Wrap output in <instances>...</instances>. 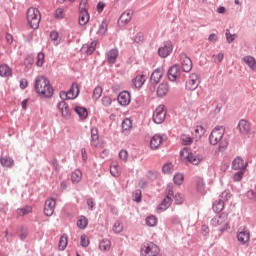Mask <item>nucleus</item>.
<instances>
[{
	"label": "nucleus",
	"mask_w": 256,
	"mask_h": 256,
	"mask_svg": "<svg viewBox=\"0 0 256 256\" xmlns=\"http://www.w3.org/2000/svg\"><path fill=\"white\" fill-rule=\"evenodd\" d=\"M224 136L225 128L223 126H216L209 135L210 145H218V151H225V149H227L229 146V143L223 139Z\"/></svg>",
	"instance_id": "f257e3e1"
},
{
	"label": "nucleus",
	"mask_w": 256,
	"mask_h": 256,
	"mask_svg": "<svg viewBox=\"0 0 256 256\" xmlns=\"http://www.w3.org/2000/svg\"><path fill=\"white\" fill-rule=\"evenodd\" d=\"M35 91L38 95H42V97H53V86H51V82L49 79L45 78V76H38L35 80Z\"/></svg>",
	"instance_id": "f03ea898"
},
{
	"label": "nucleus",
	"mask_w": 256,
	"mask_h": 256,
	"mask_svg": "<svg viewBox=\"0 0 256 256\" xmlns=\"http://www.w3.org/2000/svg\"><path fill=\"white\" fill-rule=\"evenodd\" d=\"M180 161H182V163H191L192 165H199V163L203 161V157L194 154L189 148H183L180 151Z\"/></svg>",
	"instance_id": "7ed1b4c3"
},
{
	"label": "nucleus",
	"mask_w": 256,
	"mask_h": 256,
	"mask_svg": "<svg viewBox=\"0 0 256 256\" xmlns=\"http://www.w3.org/2000/svg\"><path fill=\"white\" fill-rule=\"evenodd\" d=\"M27 23L30 29H39L41 23V12L37 8H29L26 15Z\"/></svg>",
	"instance_id": "20e7f679"
},
{
	"label": "nucleus",
	"mask_w": 256,
	"mask_h": 256,
	"mask_svg": "<svg viewBox=\"0 0 256 256\" xmlns=\"http://www.w3.org/2000/svg\"><path fill=\"white\" fill-rule=\"evenodd\" d=\"M211 225L212 227H215L217 231L223 233L229 229V217L227 214L222 213L221 215L216 216L211 220Z\"/></svg>",
	"instance_id": "39448f33"
},
{
	"label": "nucleus",
	"mask_w": 256,
	"mask_h": 256,
	"mask_svg": "<svg viewBox=\"0 0 256 256\" xmlns=\"http://www.w3.org/2000/svg\"><path fill=\"white\" fill-rule=\"evenodd\" d=\"M159 246L153 242H145L141 246L140 255L141 256H157L160 253Z\"/></svg>",
	"instance_id": "423d86ee"
},
{
	"label": "nucleus",
	"mask_w": 256,
	"mask_h": 256,
	"mask_svg": "<svg viewBox=\"0 0 256 256\" xmlns=\"http://www.w3.org/2000/svg\"><path fill=\"white\" fill-rule=\"evenodd\" d=\"M238 128L241 135H244V137H247V139H254L255 131L253 128H251V123H249V121L245 119L240 120L238 123Z\"/></svg>",
	"instance_id": "0eeeda50"
},
{
	"label": "nucleus",
	"mask_w": 256,
	"mask_h": 256,
	"mask_svg": "<svg viewBox=\"0 0 256 256\" xmlns=\"http://www.w3.org/2000/svg\"><path fill=\"white\" fill-rule=\"evenodd\" d=\"M166 116H167V110L165 109V105H159L155 109L152 119L154 123H156L157 125H161V123L165 121Z\"/></svg>",
	"instance_id": "6e6552de"
},
{
	"label": "nucleus",
	"mask_w": 256,
	"mask_h": 256,
	"mask_svg": "<svg viewBox=\"0 0 256 256\" xmlns=\"http://www.w3.org/2000/svg\"><path fill=\"white\" fill-rule=\"evenodd\" d=\"M131 19H133V10H125L118 19L119 27L123 28L129 25V23H131Z\"/></svg>",
	"instance_id": "1a4fd4ad"
},
{
	"label": "nucleus",
	"mask_w": 256,
	"mask_h": 256,
	"mask_svg": "<svg viewBox=\"0 0 256 256\" xmlns=\"http://www.w3.org/2000/svg\"><path fill=\"white\" fill-rule=\"evenodd\" d=\"M180 63L185 73H189V71L193 69V62L191 61V58H189L187 54H180Z\"/></svg>",
	"instance_id": "9d476101"
},
{
	"label": "nucleus",
	"mask_w": 256,
	"mask_h": 256,
	"mask_svg": "<svg viewBox=\"0 0 256 256\" xmlns=\"http://www.w3.org/2000/svg\"><path fill=\"white\" fill-rule=\"evenodd\" d=\"M55 205H57V202L53 198L47 199L45 201L44 215H46V217H51L53 213H55Z\"/></svg>",
	"instance_id": "9b49d317"
},
{
	"label": "nucleus",
	"mask_w": 256,
	"mask_h": 256,
	"mask_svg": "<svg viewBox=\"0 0 256 256\" xmlns=\"http://www.w3.org/2000/svg\"><path fill=\"white\" fill-rule=\"evenodd\" d=\"M199 76L197 74H191L186 82V89L188 91H195L199 87Z\"/></svg>",
	"instance_id": "f8f14e48"
},
{
	"label": "nucleus",
	"mask_w": 256,
	"mask_h": 256,
	"mask_svg": "<svg viewBox=\"0 0 256 256\" xmlns=\"http://www.w3.org/2000/svg\"><path fill=\"white\" fill-rule=\"evenodd\" d=\"M172 51H173V44L171 43V41H166L164 42V45L158 49V54L160 57L165 59V57H169V55H171Z\"/></svg>",
	"instance_id": "ddd939ff"
},
{
	"label": "nucleus",
	"mask_w": 256,
	"mask_h": 256,
	"mask_svg": "<svg viewBox=\"0 0 256 256\" xmlns=\"http://www.w3.org/2000/svg\"><path fill=\"white\" fill-rule=\"evenodd\" d=\"M173 188L169 187L168 188V194L167 197H165L162 201V203L159 206V209L161 211H167V209H169V207H171V203L173 201Z\"/></svg>",
	"instance_id": "4468645a"
},
{
	"label": "nucleus",
	"mask_w": 256,
	"mask_h": 256,
	"mask_svg": "<svg viewBox=\"0 0 256 256\" xmlns=\"http://www.w3.org/2000/svg\"><path fill=\"white\" fill-rule=\"evenodd\" d=\"M58 111L61 113L64 119H69L71 117V110L69 109V104L65 101L58 103Z\"/></svg>",
	"instance_id": "2eb2a0df"
},
{
	"label": "nucleus",
	"mask_w": 256,
	"mask_h": 256,
	"mask_svg": "<svg viewBox=\"0 0 256 256\" xmlns=\"http://www.w3.org/2000/svg\"><path fill=\"white\" fill-rule=\"evenodd\" d=\"M163 141H165V139H163V136L155 134L150 139V148L152 149V151L159 149V147H161V145L163 144Z\"/></svg>",
	"instance_id": "dca6fc26"
},
{
	"label": "nucleus",
	"mask_w": 256,
	"mask_h": 256,
	"mask_svg": "<svg viewBox=\"0 0 256 256\" xmlns=\"http://www.w3.org/2000/svg\"><path fill=\"white\" fill-rule=\"evenodd\" d=\"M118 103L123 107H127L131 103V94L128 91L120 92L118 95Z\"/></svg>",
	"instance_id": "f3484780"
},
{
	"label": "nucleus",
	"mask_w": 256,
	"mask_h": 256,
	"mask_svg": "<svg viewBox=\"0 0 256 256\" xmlns=\"http://www.w3.org/2000/svg\"><path fill=\"white\" fill-rule=\"evenodd\" d=\"M179 77H181V70L178 65H173L168 70V79L169 81H175L176 79H179Z\"/></svg>",
	"instance_id": "a211bd4d"
},
{
	"label": "nucleus",
	"mask_w": 256,
	"mask_h": 256,
	"mask_svg": "<svg viewBox=\"0 0 256 256\" xmlns=\"http://www.w3.org/2000/svg\"><path fill=\"white\" fill-rule=\"evenodd\" d=\"M163 75H165V70L163 68L154 70L150 78L151 83H159Z\"/></svg>",
	"instance_id": "6ab92c4d"
},
{
	"label": "nucleus",
	"mask_w": 256,
	"mask_h": 256,
	"mask_svg": "<svg viewBox=\"0 0 256 256\" xmlns=\"http://www.w3.org/2000/svg\"><path fill=\"white\" fill-rule=\"evenodd\" d=\"M121 126L123 133L129 134L133 131V121L130 118H125L122 121Z\"/></svg>",
	"instance_id": "aec40b11"
},
{
	"label": "nucleus",
	"mask_w": 256,
	"mask_h": 256,
	"mask_svg": "<svg viewBox=\"0 0 256 256\" xmlns=\"http://www.w3.org/2000/svg\"><path fill=\"white\" fill-rule=\"evenodd\" d=\"M237 239L239 243H242V245H245L249 243V239H251V234L249 233V231H241L238 233Z\"/></svg>",
	"instance_id": "412c9836"
},
{
	"label": "nucleus",
	"mask_w": 256,
	"mask_h": 256,
	"mask_svg": "<svg viewBox=\"0 0 256 256\" xmlns=\"http://www.w3.org/2000/svg\"><path fill=\"white\" fill-rule=\"evenodd\" d=\"M243 63H245L251 71H256V60L253 56H245L242 58Z\"/></svg>",
	"instance_id": "4be33fe9"
},
{
	"label": "nucleus",
	"mask_w": 256,
	"mask_h": 256,
	"mask_svg": "<svg viewBox=\"0 0 256 256\" xmlns=\"http://www.w3.org/2000/svg\"><path fill=\"white\" fill-rule=\"evenodd\" d=\"M91 145H93V147H100L99 130L97 128L91 129Z\"/></svg>",
	"instance_id": "5701e85b"
},
{
	"label": "nucleus",
	"mask_w": 256,
	"mask_h": 256,
	"mask_svg": "<svg viewBox=\"0 0 256 256\" xmlns=\"http://www.w3.org/2000/svg\"><path fill=\"white\" fill-rule=\"evenodd\" d=\"M13 75V70L9 65L2 64L0 65V77H11Z\"/></svg>",
	"instance_id": "b1692460"
},
{
	"label": "nucleus",
	"mask_w": 256,
	"mask_h": 256,
	"mask_svg": "<svg viewBox=\"0 0 256 256\" xmlns=\"http://www.w3.org/2000/svg\"><path fill=\"white\" fill-rule=\"evenodd\" d=\"M232 167L236 171H244V169H245V161H243V159L237 157V158H235L233 160Z\"/></svg>",
	"instance_id": "393cba45"
},
{
	"label": "nucleus",
	"mask_w": 256,
	"mask_h": 256,
	"mask_svg": "<svg viewBox=\"0 0 256 256\" xmlns=\"http://www.w3.org/2000/svg\"><path fill=\"white\" fill-rule=\"evenodd\" d=\"M99 249L100 251H102L103 253H106L107 251H111V240L105 238L102 239L99 242Z\"/></svg>",
	"instance_id": "a878e982"
},
{
	"label": "nucleus",
	"mask_w": 256,
	"mask_h": 256,
	"mask_svg": "<svg viewBox=\"0 0 256 256\" xmlns=\"http://www.w3.org/2000/svg\"><path fill=\"white\" fill-rule=\"evenodd\" d=\"M169 93V84L161 83L157 88V95L158 97H165Z\"/></svg>",
	"instance_id": "bb28decb"
},
{
	"label": "nucleus",
	"mask_w": 256,
	"mask_h": 256,
	"mask_svg": "<svg viewBox=\"0 0 256 256\" xmlns=\"http://www.w3.org/2000/svg\"><path fill=\"white\" fill-rule=\"evenodd\" d=\"M117 57H119L118 49H112L107 53L108 62L112 65L115 63V61H117Z\"/></svg>",
	"instance_id": "cd10ccee"
},
{
	"label": "nucleus",
	"mask_w": 256,
	"mask_h": 256,
	"mask_svg": "<svg viewBox=\"0 0 256 256\" xmlns=\"http://www.w3.org/2000/svg\"><path fill=\"white\" fill-rule=\"evenodd\" d=\"M83 179V173L81 170H74L71 174V181L74 184H77Z\"/></svg>",
	"instance_id": "c85d7f7f"
},
{
	"label": "nucleus",
	"mask_w": 256,
	"mask_h": 256,
	"mask_svg": "<svg viewBox=\"0 0 256 256\" xmlns=\"http://www.w3.org/2000/svg\"><path fill=\"white\" fill-rule=\"evenodd\" d=\"M0 163L2 167H13L15 165V160L11 157H1Z\"/></svg>",
	"instance_id": "c756f323"
},
{
	"label": "nucleus",
	"mask_w": 256,
	"mask_h": 256,
	"mask_svg": "<svg viewBox=\"0 0 256 256\" xmlns=\"http://www.w3.org/2000/svg\"><path fill=\"white\" fill-rule=\"evenodd\" d=\"M145 79V75L136 76L133 80L134 87H136V89H141V87H143V84L145 83Z\"/></svg>",
	"instance_id": "7c9ffc66"
},
{
	"label": "nucleus",
	"mask_w": 256,
	"mask_h": 256,
	"mask_svg": "<svg viewBox=\"0 0 256 256\" xmlns=\"http://www.w3.org/2000/svg\"><path fill=\"white\" fill-rule=\"evenodd\" d=\"M79 25H87L89 23V12H79Z\"/></svg>",
	"instance_id": "2f4dec72"
},
{
	"label": "nucleus",
	"mask_w": 256,
	"mask_h": 256,
	"mask_svg": "<svg viewBox=\"0 0 256 256\" xmlns=\"http://www.w3.org/2000/svg\"><path fill=\"white\" fill-rule=\"evenodd\" d=\"M75 111L80 119H85L86 117H89V112H87V108L85 107L76 106Z\"/></svg>",
	"instance_id": "473e14b6"
},
{
	"label": "nucleus",
	"mask_w": 256,
	"mask_h": 256,
	"mask_svg": "<svg viewBox=\"0 0 256 256\" xmlns=\"http://www.w3.org/2000/svg\"><path fill=\"white\" fill-rule=\"evenodd\" d=\"M205 128L202 125H198L194 128V133L195 137L197 139H201L205 135Z\"/></svg>",
	"instance_id": "72a5a7b5"
},
{
	"label": "nucleus",
	"mask_w": 256,
	"mask_h": 256,
	"mask_svg": "<svg viewBox=\"0 0 256 256\" xmlns=\"http://www.w3.org/2000/svg\"><path fill=\"white\" fill-rule=\"evenodd\" d=\"M87 225H89V220L85 216H80L78 221H77V227L79 229H86Z\"/></svg>",
	"instance_id": "f704fd0d"
},
{
	"label": "nucleus",
	"mask_w": 256,
	"mask_h": 256,
	"mask_svg": "<svg viewBox=\"0 0 256 256\" xmlns=\"http://www.w3.org/2000/svg\"><path fill=\"white\" fill-rule=\"evenodd\" d=\"M225 207V202H223V200H217L213 203V210L216 213H221V211H223Z\"/></svg>",
	"instance_id": "c9c22d12"
},
{
	"label": "nucleus",
	"mask_w": 256,
	"mask_h": 256,
	"mask_svg": "<svg viewBox=\"0 0 256 256\" xmlns=\"http://www.w3.org/2000/svg\"><path fill=\"white\" fill-rule=\"evenodd\" d=\"M31 211H33V208H31V206H26L24 208L17 209V214L19 217H24V215H29Z\"/></svg>",
	"instance_id": "e433bc0d"
},
{
	"label": "nucleus",
	"mask_w": 256,
	"mask_h": 256,
	"mask_svg": "<svg viewBox=\"0 0 256 256\" xmlns=\"http://www.w3.org/2000/svg\"><path fill=\"white\" fill-rule=\"evenodd\" d=\"M67 243H68V240H67V235H62L60 237V240H59V249L60 251H65V249L67 248Z\"/></svg>",
	"instance_id": "4c0bfd02"
},
{
	"label": "nucleus",
	"mask_w": 256,
	"mask_h": 256,
	"mask_svg": "<svg viewBox=\"0 0 256 256\" xmlns=\"http://www.w3.org/2000/svg\"><path fill=\"white\" fill-rule=\"evenodd\" d=\"M162 171L166 175H171L175 171L172 163H166L162 166Z\"/></svg>",
	"instance_id": "58836bf2"
},
{
	"label": "nucleus",
	"mask_w": 256,
	"mask_h": 256,
	"mask_svg": "<svg viewBox=\"0 0 256 256\" xmlns=\"http://www.w3.org/2000/svg\"><path fill=\"white\" fill-rule=\"evenodd\" d=\"M101 95H103V88L101 86H96L94 88L93 95H92L93 99L97 101V99L101 98Z\"/></svg>",
	"instance_id": "ea45409f"
},
{
	"label": "nucleus",
	"mask_w": 256,
	"mask_h": 256,
	"mask_svg": "<svg viewBox=\"0 0 256 256\" xmlns=\"http://www.w3.org/2000/svg\"><path fill=\"white\" fill-rule=\"evenodd\" d=\"M146 225L148 227H156L157 226V217L151 215L146 218Z\"/></svg>",
	"instance_id": "a19ab883"
},
{
	"label": "nucleus",
	"mask_w": 256,
	"mask_h": 256,
	"mask_svg": "<svg viewBox=\"0 0 256 256\" xmlns=\"http://www.w3.org/2000/svg\"><path fill=\"white\" fill-rule=\"evenodd\" d=\"M68 93H70V95H74V99L77 98L79 95V84L73 83Z\"/></svg>",
	"instance_id": "79ce46f5"
},
{
	"label": "nucleus",
	"mask_w": 256,
	"mask_h": 256,
	"mask_svg": "<svg viewBox=\"0 0 256 256\" xmlns=\"http://www.w3.org/2000/svg\"><path fill=\"white\" fill-rule=\"evenodd\" d=\"M196 187H197V191L199 192V193H201L202 195H205V193H207L206 191H205V182L203 181V180H198L197 181V184H196Z\"/></svg>",
	"instance_id": "37998d69"
},
{
	"label": "nucleus",
	"mask_w": 256,
	"mask_h": 256,
	"mask_svg": "<svg viewBox=\"0 0 256 256\" xmlns=\"http://www.w3.org/2000/svg\"><path fill=\"white\" fill-rule=\"evenodd\" d=\"M89 0H81L79 4V12H88L89 9Z\"/></svg>",
	"instance_id": "c03bdc74"
},
{
	"label": "nucleus",
	"mask_w": 256,
	"mask_h": 256,
	"mask_svg": "<svg viewBox=\"0 0 256 256\" xmlns=\"http://www.w3.org/2000/svg\"><path fill=\"white\" fill-rule=\"evenodd\" d=\"M180 139L183 145H191V143H193V138L187 134H182Z\"/></svg>",
	"instance_id": "a18cd8bd"
},
{
	"label": "nucleus",
	"mask_w": 256,
	"mask_h": 256,
	"mask_svg": "<svg viewBox=\"0 0 256 256\" xmlns=\"http://www.w3.org/2000/svg\"><path fill=\"white\" fill-rule=\"evenodd\" d=\"M43 63H45V54L43 52L38 53L36 65L37 67H43Z\"/></svg>",
	"instance_id": "49530a36"
},
{
	"label": "nucleus",
	"mask_w": 256,
	"mask_h": 256,
	"mask_svg": "<svg viewBox=\"0 0 256 256\" xmlns=\"http://www.w3.org/2000/svg\"><path fill=\"white\" fill-rule=\"evenodd\" d=\"M50 39L54 45H59V43H61V36H59V33H51Z\"/></svg>",
	"instance_id": "de8ad7c7"
},
{
	"label": "nucleus",
	"mask_w": 256,
	"mask_h": 256,
	"mask_svg": "<svg viewBox=\"0 0 256 256\" xmlns=\"http://www.w3.org/2000/svg\"><path fill=\"white\" fill-rule=\"evenodd\" d=\"M185 177L183 176L182 173H177L176 175H174V183L175 185H181L184 181Z\"/></svg>",
	"instance_id": "09e8293b"
},
{
	"label": "nucleus",
	"mask_w": 256,
	"mask_h": 256,
	"mask_svg": "<svg viewBox=\"0 0 256 256\" xmlns=\"http://www.w3.org/2000/svg\"><path fill=\"white\" fill-rule=\"evenodd\" d=\"M254 190H249L246 192L247 199H250L251 201H256V184L254 186Z\"/></svg>",
	"instance_id": "8fccbe9b"
},
{
	"label": "nucleus",
	"mask_w": 256,
	"mask_h": 256,
	"mask_svg": "<svg viewBox=\"0 0 256 256\" xmlns=\"http://www.w3.org/2000/svg\"><path fill=\"white\" fill-rule=\"evenodd\" d=\"M60 99H62L63 101H65L67 99H75V95H71V93H68L66 91H61Z\"/></svg>",
	"instance_id": "3c124183"
},
{
	"label": "nucleus",
	"mask_w": 256,
	"mask_h": 256,
	"mask_svg": "<svg viewBox=\"0 0 256 256\" xmlns=\"http://www.w3.org/2000/svg\"><path fill=\"white\" fill-rule=\"evenodd\" d=\"M108 27L109 24L107 23V20L102 21V23L99 26L98 33H107Z\"/></svg>",
	"instance_id": "603ef678"
},
{
	"label": "nucleus",
	"mask_w": 256,
	"mask_h": 256,
	"mask_svg": "<svg viewBox=\"0 0 256 256\" xmlns=\"http://www.w3.org/2000/svg\"><path fill=\"white\" fill-rule=\"evenodd\" d=\"M114 233H121L123 231V224L119 221L115 222L113 225Z\"/></svg>",
	"instance_id": "864d4df0"
},
{
	"label": "nucleus",
	"mask_w": 256,
	"mask_h": 256,
	"mask_svg": "<svg viewBox=\"0 0 256 256\" xmlns=\"http://www.w3.org/2000/svg\"><path fill=\"white\" fill-rule=\"evenodd\" d=\"M96 47H97V41L91 42L90 46L86 50V53L88 55H92V53H95V48Z\"/></svg>",
	"instance_id": "5fc2aeb1"
},
{
	"label": "nucleus",
	"mask_w": 256,
	"mask_h": 256,
	"mask_svg": "<svg viewBox=\"0 0 256 256\" xmlns=\"http://www.w3.org/2000/svg\"><path fill=\"white\" fill-rule=\"evenodd\" d=\"M110 173L113 177H119L121 173L119 172L118 166H111Z\"/></svg>",
	"instance_id": "6e6d98bb"
},
{
	"label": "nucleus",
	"mask_w": 256,
	"mask_h": 256,
	"mask_svg": "<svg viewBox=\"0 0 256 256\" xmlns=\"http://www.w3.org/2000/svg\"><path fill=\"white\" fill-rule=\"evenodd\" d=\"M80 239L82 247H89V237L87 235H82Z\"/></svg>",
	"instance_id": "4d7b16f0"
},
{
	"label": "nucleus",
	"mask_w": 256,
	"mask_h": 256,
	"mask_svg": "<svg viewBox=\"0 0 256 256\" xmlns=\"http://www.w3.org/2000/svg\"><path fill=\"white\" fill-rule=\"evenodd\" d=\"M119 157H120V159H121L122 161L126 162L127 159L129 158V154L127 153L126 150H121V151L119 152Z\"/></svg>",
	"instance_id": "13d9d810"
},
{
	"label": "nucleus",
	"mask_w": 256,
	"mask_h": 256,
	"mask_svg": "<svg viewBox=\"0 0 256 256\" xmlns=\"http://www.w3.org/2000/svg\"><path fill=\"white\" fill-rule=\"evenodd\" d=\"M27 235H29L27 229L22 228L19 233V238L23 241L24 239H27Z\"/></svg>",
	"instance_id": "bf43d9fd"
},
{
	"label": "nucleus",
	"mask_w": 256,
	"mask_h": 256,
	"mask_svg": "<svg viewBox=\"0 0 256 256\" xmlns=\"http://www.w3.org/2000/svg\"><path fill=\"white\" fill-rule=\"evenodd\" d=\"M234 181H241L243 179V171H238L233 176Z\"/></svg>",
	"instance_id": "052dcab7"
},
{
	"label": "nucleus",
	"mask_w": 256,
	"mask_h": 256,
	"mask_svg": "<svg viewBox=\"0 0 256 256\" xmlns=\"http://www.w3.org/2000/svg\"><path fill=\"white\" fill-rule=\"evenodd\" d=\"M134 201L141 203V190H136L134 193Z\"/></svg>",
	"instance_id": "680f3d73"
},
{
	"label": "nucleus",
	"mask_w": 256,
	"mask_h": 256,
	"mask_svg": "<svg viewBox=\"0 0 256 256\" xmlns=\"http://www.w3.org/2000/svg\"><path fill=\"white\" fill-rule=\"evenodd\" d=\"M55 18L56 19H63V9L62 8H58V9H56V11H55Z\"/></svg>",
	"instance_id": "e2e57ef3"
},
{
	"label": "nucleus",
	"mask_w": 256,
	"mask_h": 256,
	"mask_svg": "<svg viewBox=\"0 0 256 256\" xmlns=\"http://www.w3.org/2000/svg\"><path fill=\"white\" fill-rule=\"evenodd\" d=\"M102 103L103 105H105V107H108V105H111L112 101H111V97L109 96H104L102 98Z\"/></svg>",
	"instance_id": "0e129e2a"
},
{
	"label": "nucleus",
	"mask_w": 256,
	"mask_h": 256,
	"mask_svg": "<svg viewBox=\"0 0 256 256\" xmlns=\"http://www.w3.org/2000/svg\"><path fill=\"white\" fill-rule=\"evenodd\" d=\"M226 39L228 43H233L237 39V34H226Z\"/></svg>",
	"instance_id": "69168bd1"
},
{
	"label": "nucleus",
	"mask_w": 256,
	"mask_h": 256,
	"mask_svg": "<svg viewBox=\"0 0 256 256\" xmlns=\"http://www.w3.org/2000/svg\"><path fill=\"white\" fill-rule=\"evenodd\" d=\"M174 199H175L176 205H181V203H183V196H181V194H176L174 196Z\"/></svg>",
	"instance_id": "338daca9"
},
{
	"label": "nucleus",
	"mask_w": 256,
	"mask_h": 256,
	"mask_svg": "<svg viewBox=\"0 0 256 256\" xmlns=\"http://www.w3.org/2000/svg\"><path fill=\"white\" fill-rule=\"evenodd\" d=\"M29 85V82L27 81V79H22L20 81V88L21 89H27V86Z\"/></svg>",
	"instance_id": "774afa93"
}]
</instances>
